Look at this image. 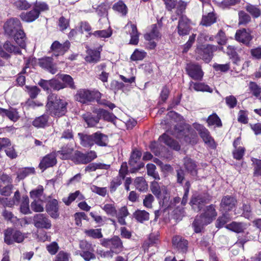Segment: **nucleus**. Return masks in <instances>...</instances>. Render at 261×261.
Wrapping results in <instances>:
<instances>
[{
	"instance_id": "f257e3e1",
	"label": "nucleus",
	"mask_w": 261,
	"mask_h": 261,
	"mask_svg": "<svg viewBox=\"0 0 261 261\" xmlns=\"http://www.w3.org/2000/svg\"><path fill=\"white\" fill-rule=\"evenodd\" d=\"M4 29L8 35L14 36L15 41L21 48L25 47V34L21 29V24L18 19H10L5 23Z\"/></svg>"
},
{
	"instance_id": "f03ea898",
	"label": "nucleus",
	"mask_w": 261,
	"mask_h": 261,
	"mask_svg": "<svg viewBox=\"0 0 261 261\" xmlns=\"http://www.w3.org/2000/svg\"><path fill=\"white\" fill-rule=\"evenodd\" d=\"M217 213L216 206L211 204L205 206L199 217H197L193 223L194 231L196 233L200 232L204 225L210 224L216 219Z\"/></svg>"
},
{
	"instance_id": "7ed1b4c3",
	"label": "nucleus",
	"mask_w": 261,
	"mask_h": 261,
	"mask_svg": "<svg viewBox=\"0 0 261 261\" xmlns=\"http://www.w3.org/2000/svg\"><path fill=\"white\" fill-rule=\"evenodd\" d=\"M67 102L61 99L55 94L48 95L47 109L50 111L51 114L55 117H60L65 114L67 111Z\"/></svg>"
},
{
	"instance_id": "20e7f679",
	"label": "nucleus",
	"mask_w": 261,
	"mask_h": 261,
	"mask_svg": "<svg viewBox=\"0 0 261 261\" xmlns=\"http://www.w3.org/2000/svg\"><path fill=\"white\" fill-rule=\"evenodd\" d=\"M75 96L76 100L82 103H87L94 100L99 102L101 94L96 90L80 89L77 91Z\"/></svg>"
},
{
	"instance_id": "39448f33",
	"label": "nucleus",
	"mask_w": 261,
	"mask_h": 261,
	"mask_svg": "<svg viewBox=\"0 0 261 261\" xmlns=\"http://www.w3.org/2000/svg\"><path fill=\"white\" fill-rule=\"evenodd\" d=\"M26 237L21 231L9 228L4 232V241L8 245L22 242Z\"/></svg>"
},
{
	"instance_id": "423d86ee",
	"label": "nucleus",
	"mask_w": 261,
	"mask_h": 261,
	"mask_svg": "<svg viewBox=\"0 0 261 261\" xmlns=\"http://www.w3.org/2000/svg\"><path fill=\"white\" fill-rule=\"evenodd\" d=\"M217 49V46L213 45H203L197 47L196 49V54L197 55L196 59H201L206 63H208L213 58V52Z\"/></svg>"
},
{
	"instance_id": "0eeeda50",
	"label": "nucleus",
	"mask_w": 261,
	"mask_h": 261,
	"mask_svg": "<svg viewBox=\"0 0 261 261\" xmlns=\"http://www.w3.org/2000/svg\"><path fill=\"white\" fill-rule=\"evenodd\" d=\"M100 244L104 247L109 248L115 254H118L123 250V243L117 236L111 239H103L100 241Z\"/></svg>"
},
{
	"instance_id": "6e6552de",
	"label": "nucleus",
	"mask_w": 261,
	"mask_h": 261,
	"mask_svg": "<svg viewBox=\"0 0 261 261\" xmlns=\"http://www.w3.org/2000/svg\"><path fill=\"white\" fill-rule=\"evenodd\" d=\"M79 246L81 251H80L76 254H79L85 261H90L96 258L93 253L94 249L91 243L86 241H82L80 243Z\"/></svg>"
},
{
	"instance_id": "1a4fd4ad",
	"label": "nucleus",
	"mask_w": 261,
	"mask_h": 261,
	"mask_svg": "<svg viewBox=\"0 0 261 261\" xmlns=\"http://www.w3.org/2000/svg\"><path fill=\"white\" fill-rule=\"evenodd\" d=\"M179 16L177 27V33L180 36L188 35L192 29L191 22L185 15H181Z\"/></svg>"
},
{
	"instance_id": "9d476101",
	"label": "nucleus",
	"mask_w": 261,
	"mask_h": 261,
	"mask_svg": "<svg viewBox=\"0 0 261 261\" xmlns=\"http://www.w3.org/2000/svg\"><path fill=\"white\" fill-rule=\"evenodd\" d=\"M164 2L168 11H171L176 6L175 13L177 16H180L187 7V3L181 1L178 3L177 0H164Z\"/></svg>"
},
{
	"instance_id": "9b49d317",
	"label": "nucleus",
	"mask_w": 261,
	"mask_h": 261,
	"mask_svg": "<svg viewBox=\"0 0 261 261\" xmlns=\"http://www.w3.org/2000/svg\"><path fill=\"white\" fill-rule=\"evenodd\" d=\"M141 155V152L139 150H135L133 151L129 161V165L132 167L130 168L131 173L135 172L143 166V164L139 162Z\"/></svg>"
},
{
	"instance_id": "f8f14e48",
	"label": "nucleus",
	"mask_w": 261,
	"mask_h": 261,
	"mask_svg": "<svg viewBox=\"0 0 261 261\" xmlns=\"http://www.w3.org/2000/svg\"><path fill=\"white\" fill-rule=\"evenodd\" d=\"M34 226L38 228L49 229L51 226L50 221L44 214H36L34 216Z\"/></svg>"
},
{
	"instance_id": "ddd939ff",
	"label": "nucleus",
	"mask_w": 261,
	"mask_h": 261,
	"mask_svg": "<svg viewBox=\"0 0 261 261\" xmlns=\"http://www.w3.org/2000/svg\"><path fill=\"white\" fill-rule=\"evenodd\" d=\"M186 70L188 75L195 80H200L203 77V73L201 67L194 63L188 64Z\"/></svg>"
},
{
	"instance_id": "4468645a",
	"label": "nucleus",
	"mask_w": 261,
	"mask_h": 261,
	"mask_svg": "<svg viewBox=\"0 0 261 261\" xmlns=\"http://www.w3.org/2000/svg\"><path fill=\"white\" fill-rule=\"evenodd\" d=\"M210 199L205 196L196 195L193 196L191 198L190 204L194 210L200 211L203 206L208 203Z\"/></svg>"
},
{
	"instance_id": "2eb2a0df",
	"label": "nucleus",
	"mask_w": 261,
	"mask_h": 261,
	"mask_svg": "<svg viewBox=\"0 0 261 261\" xmlns=\"http://www.w3.org/2000/svg\"><path fill=\"white\" fill-rule=\"evenodd\" d=\"M160 37L161 35L156 24H153L152 26V29L150 33L144 35V38L149 41V47L150 49H153L156 46V43L153 40H158Z\"/></svg>"
},
{
	"instance_id": "dca6fc26",
	"label": "nucleus",
	"mask_w": 261,
	"mask_h": 261,
	"mask_svg": "<svg viewBox=\"0 0 261 261\" xmlns=\"http://www.w3.org/2000/svg\"><path fill=\"white\" fill-rule=\"evenodd\" d=\"M70 44L68 41L65 42L63 44L55 41L51 46V49L56 56L63 55L69 49Z\"/></svg>"
},
{
	"instance_id": "f3484780",
	"label": "nucleus",
	"mask_w": 261,
	"mask_h": 261,
	"mask_svg": "<svg viewBox=\"0 0 261 261\" xmlns=\"http://www.w3.org/2000/svg\"><path fill=\"white\" fill-rule=\"evenodd\" d=\"M57 163L56 155L52 152L45 155L41 161L39 167L43 170L55 165Z\"/></svg>"
},
{
	"instance_id": "a211bd4d",
	"label": "nucleus",
	"mask_w": 261,
	"mask_h": 261,
	"mask_svg": "<svg viewBox=\"0 0 261 261\" xmlns=\"http://www.w3.org/2000/svg\"><path fill=\"white\" fill-rule=\"evenodd\" d=\"M235 38L238 41L249 46L250 41L252 39V37L249 32L243 29L237 31Z\"/></svg>"
},
{
	"instance_id": "6ab92c4d",
	"label": "nucleus",
	"mask_w": 261,
	"mask_h": 261,
	"mask_svg": "<svg viewBox=\"0 0 261 261\" xmlns=\"http://www.w3.org/2000/svg\"><path fill=\"white\" fill-rule=\"evenodd\" d=\"M46 211L53 218H57L59 215V204L57 199H53L48 201L46 206Z\"/></svg>"
},
{
	"instance_id": "aec40b11",
	"label": "nucleus",
	"mask_w": 261,
	"mask_h": 261,
	"mask_svg": "<svg viewBox=\"0 0 261 261\" xmlns=\"http://www.w3.org/2000/svg\"><path fill=\"white\" fill-rule=\"evenodd\" d=\"M173 246L182 252H186L188 249V241L179 236H176L172 239Z\"/></svg>"
},
{
	"instance_id": "412c9836",
	"label": "nucleus",
	"mask_w": 261,
	"mask_h": 261,
	"mask_svg": "<svg viewBox=\"0 0 261 261\" xmlns=\"http://www.w3.org/2000/svg\"><path fill=\"white\" fill-rule=\"evenodd\" d=\"M236 199L230 196H226L222 198L220 206L226 212L231 211L234 206L236 203Z\"/></svg>"
},
{
	"instance_id": "4be33fe9",
	"label": "nucleus",
	"mask_w": 261,
	"mask_h": 261,
	"mask_svg": "<svg viewBox=\"0 0 261 261\" xmlns=\"http://www.w3.org/2000/svg\"><path fill=\"white\" fill-rule=\"evenodd\" d=\"M125 28H129V33L130 36L129 44L137 45L139 42V34L138 32L137 27L132 22H128L125 26Z\"/></svg>"
},
{
	"instance_id": "5701e85b",
	"label": "nucleus",
	"mask_w": 261,
	"mask_h": 261,
	"mask_svg": "<svg viewBox=\"0 0 261 261\" xmlns=\"http://www.w3.org/2000/svg\"><path fill=\"white\" fill-rule=\"evenodd\" d=\"M86 53L87 55L85 57V60L87 62L95 64L99 61L100 58L99 51L87 48Z\"/></svg>"
},
{
	"instance_id": "b1692460",
	"label": "nucleus",
	"mask_w": 261,
	"mask_h": 261,
	"mask_svg": "<svg viewBox=\"0 0 261 261\" xmlns=\"http://www.w3.org/2000/svg\"><path fill=\"white\" fill-rule=\"evenodd\" d=\"M39 16V12L34 7L33 9L31 11L21 13L20 15L21 20L27 22H31L35 21Z\"/></svg>"
},
{
	"instance_id": "393cba45",
	"label": "nucleus",
	"mask_w": 261,
	"mask_h": 261,
	"mask_svg": "<svg viewBox=\"0 0 261 261\" xmlns=\"http://www.w3.org/2000/svg\"><path fill=\"white\" fill-rule=\"evenodd\" d=\"M94 136V145L96 144L99 146H107L109 139L108 136L99 132L93 133Z\"/></svg>"
},
{
	"instance_id": "a878e982",
	"label": "nucleus",
	"mask_w": 261,
	"mask_h": 261,
	"mask_svg": "<svg viewBox=\"0 0 261 261\" xmlns=\"http://www.w3.org/2000/svg\"><path fill=\"white\" fill-rule=\"evenodd\" d=\"M78 136L80 139L81 144L85 147H91L94 145V136L92 135L79 133Z\"/></svg>"
},
{
	"instance_id": "bb28decb",
	"label": "nucleus",
	"mask_w": 261,
	"mask_h": 261,
	"mask_svg": "<svg viewBox=\"0 0 261 261\" xmlns=\"http://www.w3.org/2000/svg\"><path fill=\"white\" fill-rule=\"evenodd\" d=\"M184 166L186 170L192 175L197 174V165L191 158L186 157L183 160Z\"/></svg>"
},
{
	"instance_id": "cd10ccee",
	"label": "nucleus",
	"mask_w": 261,
	"mask_h": 261,
	"mask_svg": "<svg viewBox=\"0 0 261 261\" xmlns=\"http://www.w3.org/2000/svg\"><path fill=\"white\" fill-rule=\"evenodd\" d=\"M159 140L174 150H178L180 149V146L178 143L165 134H164L159 138Z\"/></svg>"
},
{
	"instance_id": "c85d7f7f",
	"label": "nucleus",
	"mask_w": 261,
	"mask_h": 261,
	"mask_svg": "<svg viewBox=\"0 0 261 261\" xmlns=\"http://www.w3.org/2000/svg\"><path fill=\"white\" fill-rule=\"evenodd\" d=\"M96 113L99 119L102 118L108 121L113 122L116 119V116L113 114L103 109H99Z\"/></svg>"
},
{
	"instance_id": "c756f323",
	"label": "nucleus",
	"mask_w": 261,
	"mask_h": 261,
	"mask_svg": "<svg viewBox=\"0 0 261 261\" xmlns=\"http://www.w3.org/2000/svg\"><path fill=\"white\" fill-rule=\"evenodd\" d=\"M190 87L196 91L208 92L212 93L213 90L208 85L202 83H194L191 82L190 83Z\"/></svg>"
},
{
	"instance_id": "7c9ffc66",
	"label": "nucleus",
	"mask_w": 261,
	"mask_h": 261,
	"mask_svg": "<svg viewBox=\"0 0 261 261\" xmlns=\"http://www.w3.org/2000/svg\"><path fill=\"white\" fill-rule=\"evenodd\" d=\"M225 227L231 231L237 233L242 232L246 228V225L241 222H232L227 224Z\"/></svg>"
},
{
	"instance_id": "2f4dec72",
	"label": "nucleus",
	"mask_w": 261,
	"mask_h": 261,
	"mask_svg": "<svg viewBox=\"0 0 261 261\" xmlns=\"http://www.w3.org/2000/svg\"><path fill=\"white\" fill-rule=\"evenodd\" d=\"M43 188L42 186H39L36 189L30 192V197L33 200H43Z\"/></svg>"
},
{
	"instance_id": "473e14b6",
	"label": "nucleus",
	"mask_w": 261,
	"mask_h": 261,
	"mask_svg": "<svg viewBox=\"0 0 261 261\" xmlns=\"http://www.w3.org/2000/svg\"><path fill=\"white\" fill-rule=\"evenodd\" d=\"M73 149L71 147H63L61 150L57 152L58 155H60V158L63 160L71 159L73 156L72 154Z\"/></svg>"
},
{
	"instance_id": "72a5a7b5",
	"label": "nucleus",
	"mask_w": 261,
	"mask_h": 261,
	"mask_svg": "<svg viewBox=\"0 0 261 261\" xmlns=\"http://www.w3.org/2000/svg\"><path fill=\"white\" fill-rule=\"evenodd\" d=\"M83 118L87 123L88 126L93 127L95 126L99 121L98 117L92 116L91 113H87L83 115Z\"/></svg>"
},
{
	"instance_id": "f704fd0d",
	"label": "nucleus",
	"mask_w": 261,
	"mask_h": 261,
	"mask_svg": "<svg viewBox=\"0 0 261 261\" xmlns=\"http://www.w3.org/2000/svg\"><path fill=\"white\" fill-rule=\"evenodd\" d=\"M134 185L136 188L140 191H146L148 188V185L145 179L143 177L136 178L134 182Z\"/></svg>"
},
{
	"instance_id": "c9c22d12",
	"label": "nucleus",
	"mask_w": 261,
	"mask_h": 261,
	"mask_svg": "<svg viewBox=\"0 0 261 261\" xmlns=\"http://www.w3.org/2000/svg\"><path fill=\"white\" fill-rule=\"evenodd\" d=\"M134 216L136 219L141 223L147 221L149 219V213L144 210H138L136 211L134 213Z\"/></svg>"
},
{
	"instance_id": "e433bc0d",
	"label": "nucleus",
	"mask_w": 261,
	"mask_h": 261,
	"mask_svg": "<svg viewBox=\"0 0 261 261\" xmlns=\"http://www.w3.org/2000/svg\"><path fill=\"white\" fill-rule=\"evenodd\" d=\"M206 121L208 126L215 125L216 127H220L222 125L221 119L216 113L210 115Z\"/></svg>"
},
{
	"instance_id": "4c0bfd02",
	"label": "nucleus",
	"mask_w": 261,
	"mask_h": 261,
	"mask_svg": "<svg viewBox=\"0 0 261 261\" xmlns=\"http://www.w3.org/2000/svg\"><path fill=\"white\" fill-rule=\"evenodd\" d=\"M76 198L80 200L84 199V197L82 195L79 191H76L74 193H71L68 197H65L63 199V201L67 205H69Z\"/></svg>"
},
{
	"instance_id": "58836bf2",
	"label": "nucleus",
	"mask_w": 261,
	"mask_h": 261,
	"mask_svg": "<svg viewBox=\"0 0 261 261\" xmlns=\"http://www.w3.org/2000/svg\"><path fill=\"white\" fill-rule=\"evenodd\" d=\"M0 113L5 114L10 120L13 121H16L18 119V113L15 109L6 110L0 108Z\"/></svg>"
},
{
	"instance_id": "ea45409f",
	"label": "nucleus",
	"mask_w": 261,
	"mask_h": 261,
	"mask_svg": "<svg viewBox=\"0 0 261 261\" xmlns=\"http://www.w3.org/2000/svg\"><path fill=\"white\" fill-rule=\"evenodd\" d=\"M246 10L253 17L257 18L261 15V11L257 6L247 4L245 6Z\"/></svg>"
},
{
	"instance_id": "a19ab883",
	"label": "nucleus",
	"mask_w": 261,
	"mask_h": 261,
	"mask_svg": "<svg viewBox=\"0 0 261 261\" xmlns=\"http://www.w3.org/2000/svg\"><path fill=\"white\" fill-rule=\"evenodd\" d=\"M216 17L213 13H208L207 15H203L201 24L203 25L210 26L216 21Z\"/></svg>"
},
{
	"instance_id": "79ce46f5",
	"label": "nucleus",
	"mask_w": 261,
	"mask_h": 261,
	"mask_svg": "<svg viewBox=\"0 0 261 261\" xmlns=\"http://www.w3.org/2000/svg\"><path fill=\"white\" fill-rule=\"evenodd\" d=\"M31 209L35 212H42L44 211L43 200H33L31 204Z\"/></svg>"
},
{
	"instance_id": "37998d69",
	"label": "nucleus",
	"mask_w": 261,
	"mask_h": 261,
	"mask_svg": "<svg viewBox=\"0 0 261 261\" xmlns=\"http://www.w3.org/2000/svg\"><path fill=\"white\" fill-rule=\"evenodd\" d=\"M113 9L120 13L122 15H126L127 13L126 6L122 1H119L113 6Z\"/></svg>"
},
{
	"instance_id": "c03bdc74",
	"label": "nucleus",
	"mask_w": 261,
	"mask_h": 261,
	"mask_svg": "<svg viewBox=\"0 0 261 261\" xmlns=\"http://www.w3.org/2000/svg\"><path fill=\"white\" fill-rule=\"evenodd\" d=\"M47 121L48 117L46 115H42L35 119L33 122V124L36 127H44L46 126Z\"/></svg>"
},
{
	"instance_id": "a18cd8bd",
	"label": "nucleus",
	"mask_w": 261,
	"mask_h": 261,
	"mask_svg": "<svg viewBox=\"0 0 261 261\" xmlns=\"http://www.w3.org/2000/svg\"><path fill=\"white\" fill-rule=\"evenodd\" d=\"M112 31L110 29L95 31L94 33H89L90 35H93L97 38H108L112 35Z\"/></svg>"
},
{
	"instance_id": "49530a36",
	"label": "nucleus",
	"mask_w": 261,
	"mask_h": 261,
	"mask_svg": "<svg viewBox=\"0 0 261 261\" xmlns=\"http://www.w3.org/2000/svg\"><path fill=\"white\" fill-rule=\"evenodd\" d=\"M84 232L87 236L94 239H100L103 236L100 228L86 229Z\"/></svg>"
},
{
	"instance_id": "de8ad7c7",
	"label": "nucleus",
	"mask_w": 261,
	"mask_h": 261,
	"mask_svg": "<svg viewBox=\"0 0 261 261\" xmlns=\"http://www.w3.org/2000/svg\"><path fill=\"white\" fill-rule=\"evenodd\" d=\"M3 48L8 52L15 54H20V48L12 44L9 41H6L3 45Z\"/></svg>"
},
{
	"instance_id": "09e8293b",
	"label": "nucleus",
	"mask_w": 261,
	"mask_h": 261,
	"mask_svg": "<svg viewBox=\"0 0 261 261\" xmlns=\"http://www.w3.org/2000/svg\"><path fill=\"white\" fill-rule=\"evenodd\" d=\"M150 189L154 195H155L158 198H160L161 194V190H163L164 189L165 190V187L162 186L161 187L157 182L153 181L151 182Z\"/></svg>"
},
{
	"instance_id": "8fccbe9b",
	"label": "nucleus",
	"mask_w": 261,
	"mask_h": 261,
	"mask_svg": "<svg viewBox=\"0 0 261 261\" xmlns=\"http://www.w3.org/2000/svg\"><path fill=\"white\" fill-rule=\"evenodd\" d=\"M194 127L198 132L202 140L210 135L209 131L203 125L199 124H194Z\"/></svg>"
},
{
	"instance_id": "3c124183",
	"label": "nucleus",
	"mask_w": 261,
	"mask_h": 261,
	"mask_svg": "<svg viewBox=\"0 0 261 261\" xmlns=\"http://www.w3.org/2000/svg\"><path fill=\"white\" fill-rule=\"evenodd\" d=\"M251 21V17L243 11L239 12V24H246Z\"/></svg>"
},
{
	"instance_id": "603ef678",
	"label": "nucleus",
	"mask_w": 261,
	"mask_h": 261,
	"mask_svg": "<svg viewBox=\"0 0 261 261\" xmlns=\"http://www.w3.org/2000/svg\"><path fill=\"white\" fill-rule=\"evenodd\" d=\"M250 91L255 97H258L261 93V87L256 83L250 82L249 84Z\"/></svg>"
},
{
	"instance_id": "864d4df0",
	"label": "nucleus",
	"mask_w": 261,
	"mask_h": 261,
	"mask_svg": "<svg viewBox=\"0 0 261 261\" xmlns=\"http://www.w3.org/2000/svg\"><path fill=\"white\" fill-rule=\"evenodd\" d=\"M34 172L35 170L33 168H24L19 170L17 174V177L20 179H22L28 175L34 174Z\"/></svg>"
},
{
	"instance_id": "5fc2aeb1",
	"label": "nucleus",
	"mask_w": 261,
	"mask_h": 261,
	"mask_svg": "<svg viewBox=\"0 0 261 261\" xmlns=\"http://www.w3.org/2000/svg\"><path fill=\"white\" fill-rule=\"evenodd\" d=\"M146 53L143 50H139L136 49L130 57L132 61H138L143 60L146 56Z\"/></svg>"
},
{
	"instance_id": "6e6d98bb",
	"label": "nucleus",
	"mask_w": 261,
	"mask_h": 261,
	"mask_svg": "<svg viewBox=\"0 0 261 261\" xmlns=\"http://www.w3.org/2000/svg\"><path fill=\"white\" fill-rule=\"evenodd\" d=\"M85 160L84 153L79 151H75L72 158V161L77 164H85Z\"/></svg>"
},
{
	"instance_id": "4d7b16f0",
	"label": "nucleus",
	"mask_w": 261,
	"mask_h": 261,
	"mask_svg": "<svg viewBox=\"0 0 261 261\" xmlns=\"http://www.w3.org/2000/svg\"><path fill=\"white\" fill-rule=\"evenodd\" d=\"M122 179L119 176H116L113 179L110 186L111 192L113 193L116 190L117 188L122 184Z\"/></svg>"
},
{
	"instance_id": "13d9d810",
	"label": "nucleus",
	"mask_w": 261,
	"mask_h": 261,
	"mask_svg": "<svg viewBox=\"0 0 261 261\" xmlns=\"http://www.w3.org/2000/svg\"><path fill=\"white\" fill-rule=\"evenodd\" d=\"M147 174L148 175L152 176L156 179H160L159 175L155 172V166L153 164H148L146 166Z\"/></svg>"
},
{
	"instance_id": "bf43d9fd",
	"label": "nucleus",
	"mask_w": 261,
	"mask_h": 261,
	"mask_svg": "<svg viewBox=\"0 0 261 261\" xmlns=\"http://www.w3.org/2000/svg\"><path fill=\"white\" fill-rule=\"evenodd\" d=\"M229 221V219L227 215L223 214L217 219L216 222V226L217 228H221Z\"/></svg>"
},
{
	"instance_id": "052dcab7",
	"label": "nucleus",
	"mask_w": 261,
	"mask_h": 261,
	"mask_svg": "<svg viewBox=\"0 0 261 261\" xmlns=\"http://www.w3.org/2000/svg\"><path fill=\"white\" fill-rule=\"evenodd\" d=\"M60 78L71 89H75V86L74 84L73 79L69 75L61 74L60 75Z\"/></svg>"
},
{
	"instance_id": "680f3d73",
	"label": "nucleus",
	"mask_w": 261,
	"mask_h": 261,
	"mask_svg": "<svg viewBox=\"0 0 261 261\" xmlns=\"http://www.w3.org/2000/svg\"><path fill=\"white\" fill-rule=\"evenodd\" d=\"M34 8L35 9L39 12V15L40 13L42 12L46 11L48 10V6L44 2H36Z\"/></svg>"
},
{
	"instance_id": "e2e57ef3",
	"label": "nucleus",
	"mask_w": 261,
	"mask_h": 261,
	"mask_svg": "<svg viewBox=\"0 0 261 261\" xmlns=\"http://www.w3.org/2000/svg\"><path fill=\"white\" fill-rule=\"evenodd\" d=\"M14 5L20 10H27L31 7V5L26 0H18L15 2Z\"/></svg>"
},
{
	"instance_id": "0e129e2a",
	"label": "nucleus",
	"mask_w": 261,
	"mask_h": 261,
	"mask_svg": "<svg viewBox=\"0 0 261 261\" xmlns=\"http://www.w3.org/2000/svg\"><path fill=\"white\" fill-rule=\"evenodd\" d=\"M245 149L243 147L239 146L238 148H235L233 151V158L237 160H241L244 154Z\"/></svg>"
},
{
	"instance_id": "69168bd1",
	"label": "nucleus",
	"mask_w": 261,
	"mask_h": 261,
	"mask_svg": "<svg viewBox=\"0 0 261 261\" xmlns=\"http://www.w3.org/2000/svg\"><path fill=\"white\" fill-rule=\"evenodd\" d=\"M102 208L108 215L114 216L116 215V210L114 206L112 204H106Z\"/></svg>"
},
{
	"instance_id": "338daca9",
	"label": "nucleus",
	"mask_w": 261,
	"mask_h": 261,
	"mask_svg": "<svg viewBox=\"0 0 261 261\" xmlns=\"http://www.w3.org/2000/svg\"><path fill=\"white\" fill-rule=\"evenodd\" d=\"M91 189L92 192L101 196H105L107 193V188L106 187H98L97 186L93 185L91 187Z\"/></svg>"
},
{
	"instance_id": "774afa93",
	"label": "nucleus",
	"mask_w": 261,
	"mask_h": 261,
	"mask_svg": "<svg viewBox=\"0 0 261 261\" xmlns=\"http://www.w3.org/2000/svg\"><path fill=\"white\" fill-rule=\"evenodd\" d=\"M252 161L255 166L254 174L255 176H261V160L254 159Z\"/></svg>"
}]
</instances>
